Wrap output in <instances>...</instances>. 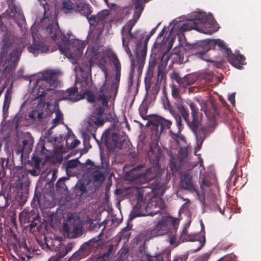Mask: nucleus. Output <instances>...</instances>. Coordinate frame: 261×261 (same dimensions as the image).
<instances>
[{"mask_svg": "<svg viewBox=\"0 0 261 261\" xmlns=\"http://www.w3.org/2000/svg\"><path fill=\"white\" fill-rule=\"evenodd\" d=\"M200 119L198 115H195L194 117H192V120L190 123H189V126L193 131H196L200 125Z\"/></svg>", "mask_w": 261, "mask_h": 261, "instance_id": "obj_37", "label": "nucleus"}, {"mask_svg": "<svg viewBox=\"0 0 261 261\" xmlns=\"http://www.w3.org/2000/svg\"><path fill=\"white\" fill-rule=\"evenodd\" d=\"M172 95L173 97L175 98H177L179 97L178 90L176 88H172Z\"/></svg>", "mask_w": 261, "mask_h": 261, "instance_id": "obj_47", "label": "nucleus"}, {"mask_svg": "<svg viewBox=\"0 0 261 261\" xmlns=\"http://www.w3.org/2000/svg\"><path fill=\"white\" fill-rule=\"evenodd\" d=\"M127 39L122 38V45L124 48V50L127 53V54L129 56L130 60H131V65H135L134 60H133V55L132 54L131 51L128 47V44L131 42V41H128V40L126 41Z\"/></svg>", "mask_w": 261, "mask_h": 261, "instance_id": "obj_32", "label": "nucleus"}, {"mask_svg": "<svg viewBox=\"0 0 261 261\" xmlns=\"http://www.w3.org/2000/svg\"><path fill=\"white\" fill-rule=\"evenodd\" d=\"M41 106H38L37 108L33 110L31 114L29 115V117L33 118L34 119H40L42 118L43 114V110H39Z\"/></svg>", "mask_w": 261, "mask_h": 261, "instance_id": "obj_35", "label": "nucleus"}, {"mask_svg": "<svg viewBox=\"0 0 261 261\" xmlns=\"http://www.w3.org/2000/svg\"><path fill=\"white\" fill-rule=\"evenodd\" d=\"M55 118L52 121V125L50 129H53L59 124L63 122V115L60 110H56L55 112Z\"/></svg>", "mask_w": 261, "mask_h": 261, "instance_id": "obj_26", "label": "nucleus"}, {"mask_svg": "<svg viewBox=\"0 0 261 261\" xmlns=\"http://www.w3.org/2000/svg\"><path fill=\"white\" fill-rule=\"evenodd\" d=\"M200 186L202 188L203 187V186H204V185H206L207 186V182H206V181L205 180V179H202L200 182Z\"/></svg>", "mask_w": 261, "mask_h": 261, "instance_id": "obj_55", "label": "nucleus"}, {"mask_svg": "<svg viewBox=\"0 0 261 261\" xmlns=\"http://www.w3.org/2000/svg\"><path fill=\"white\" fill-rule=\"evenodd\" d=\"M95 123L96 124V125H101L103 123V121L100 120V119H98L97 121H96Z\"/></svg>", "mask_w": 261, "mask_h": 261, "instance_id": "obj_59", "label": "nucleus"}, {"mask_svg": "<svg viewBox=\"0 0 261 261\" xmlns=\"http://www.w3.org/2000/svg\"><path fill=\"white\" fill-rule=\"evenodd\" d=\"M208 129L207 128H203L199 130H197V132H195L197 144L199 147L201 145L203 140H204L206 137V132Z\"/></svg>", "mask_w": 261, "mask_h": 261, "instance_id": "obj_29", "label": "nucleus"}, {"mask_svg": "<svg viewBox=\"0 0 261 261\" xmlns=\"http://www.w3.org/2000/svg\"><path fill=\"white\" fill-rule=\"evenodd\" d=\"M9 205L8 197L4 194H0V208H5Z\"/></svg>", "mask_w": 261, "mask_h": 261, "instance_id": "obj_41", "label": "nucleus"}, {"mask_svg": "<svg viewBox=\"0 0 261 261\" xmlns=\"http://www.w3.org/2000/svg\"><path fill=\"white\" fill-rule=\"evenodd\" d=\"M61 245H60V247H59V249H58L57 251L59 254V257H60V252H65V249H63L61 248Z\"/></svg>", "mask_w": 261, "mask_h": 261, "instance_id": "obj_58", "label": "nucleus"}, {"mask_svg": "<svg viewBox=\"0 0 261 261\" xmlns=\"http://www.w3.org/2000/svg\"><path fill=\"white\" fill-rule=\"evenodd\" d=\"M4 59V55L3 54H0V65H2V64L3 62Z\"/></svg>", "mask_w": 261, "mask_h": 261, "instance_id": "obj_57", "label": "nucleus"}, {"mask_svg": "<svg viewBox=\"0 0 261 261\" xmlns=\"http://www.w3.org/2000/svg\"><path fill=\"white\" fill-rule=\"evenodd\" d=\"M178 39L179 47H175L170 55L164 53L161 57L160 59L161 62L159 65H167L169 62V65H173L175 64H180L185 63L184 62L183 54L180 50H178L179 48L185 47L184 43L181 42L180 37Z\"/></svg>", "mask_w": 261, "mask_h": 261, "instance_id": "obj_10", "label": "nucleus"}, {"mask_svg": "<svg viewBox=\"0 0 261 261\" xmlns=\"http://www.w3.org/2000/svg\"><path fill=\"white\" fill-rule=\"evenodd\" d=\"M92 176L94 181H102L105 179V169L102 166H96L91 163Z\"/></svg>", "mask_w": 261, "mask_h": 261, "instance_id": "obj_21", "label": "nucleus"}, {"mask_svg": "<svg viewBox=\"0 0 261 261\" xmlns=\"http://www.w3.org/2000/svg\"><path fill=\"white\" fill-rule=\"evenodd\" d=\"M199 20L204 23L206 21V19L203 18H200L199 16L198 18H196L195 20H191L187 22H185L182 24L181 26L180 27V32L181 33H183L184 32L190 31L193 29H195L197 25V23L196 21Z\"/></svg>", "mask_w": 261, "mask_h": 261, "instance_id": "obj_23", "label": "nucleus"}, {"mask_svg": "<svg viewBox=\"0 0 261 261\" xmlns=\"http://www.w3.org/2000/svg\"><path fill=\"white\" fill-rule=\"evenodd\" d=\"M12 97V90L9 88L7 90L5 94V99L3 105V112H7L8 110Z\"/></svg>", "mask_w": 261, "mask_h": 261, "instance_id": "obj_28", "label": "nucleus"}, {"mask_svg": "<svg viewBox=\"0 0 261 261\" xmlns=\"http://www.w3.org/2000/svg\"><path fill=\"white\" fill-rule=\"evenodd\" d=\"M157 168V167H151L148 168L145 173L137 175L135 178L140 179L142 182H148L156 176Z\"/></svg>", "mask_w": 261, "mask_h": 261, "instance_id": "obj_19", "label": "nucleus"}, {"mask_svg": "<svg viewBox=\"0 0 261 261\" xmlns=\"http://www.w3.org/2000/svg\"><path fill=\"white\" fill-rule=\"evenodd\" d=\"M142 69H143V66H132V67L130 71V74H129V84L130 85H132V84H133V77L136 71H137L138 72V75H140L142 73Z\"/></svg>", "mask_w": 261, "mask_h": 261, "instance_id": "obj_34", "label": "nucleus"}, {"mask_svg": "<svg viewBox=\"0 0 261 261\" xmlns=\"http://www.w3.org/2000/svg\"><path fill=\"white\" fill-rule=\"evenodd\" d=\"M189 105L192 111V117H194L195 115H198V109L196 108V105L192 102H189Z\"/></svg>", "mask_w": 261, "mask_h": 261, "instance_id": "obj_43", "label": "nucleus"}, {"mask_svg": "<svg viewBox=\"0 0 261 261\" xmlns=\"http://www.w3.org/2000/svg\"><path fill=\"white\" fill-rule=\"evenodd\" d=\"M60 51L69 58H79L83 54L86 42L77 39L69 40L65 34L61 35V41L58 43Z\"/></svg>", "mask_w": 261, "mask_h": 261, "instance_id": "obj_3", "label": "nucleus"}, {"mask_svg": "<svg viewBox=\"0 0 261 261\" xmlns=\"http://www.w3.org/2000/svg\"><path fill=\"white\" fill-rule=\"evenodd\" d=\"M76 12H79L81 13L83 15L86 17L88 20V18H90L89 16L91 14L92 12L91 6L88 4H83L81 2H79L76 5Z\"/></svg>", "mask_w": 261, "mask_h": 261, "instance_id": "obj_25", "label": "nucleus"}, {"mask_svg": "<svg viewBox=\"0 0 261 261\" xmlns=\"http://www.w3.org/2000/svg\"><path fill=\"white\" fill-rule=\"evenodd\" d=\"M107 57L113 65H120V62L117 55L112 51H108Z\"/></svg>", "mask_w": 261, "mask_h": 261, "instance_id": "obj_33", "label": "nucleus"}, {"mask_svg": "<svg viewBox=\"0 0 261 261\" xmlns=\"http://www.w3.org/2000/svg\"><path fill=\"white\" fill-rule=\"evenodd\" d=\"M197 244H198V247L194 250L195 252H197L201 249V248L203 246L205 243V238H204L202 240L198 241Z\"/></svg>", "mask_w": 261, "mask_h": 261, "instance_id": "obj_45", "label": "nucleus"}, {"mask_svg": "<svg viewBox=\"0 0 261 261\" xmlns=\"http://www.w3.org/2000/svg\"><path fill=\"white\" fill-rule=\"evenodd\" d=\"M162 215L161 218L158 221L154 226L153 233L156 236H162L171 230L169 242L171 245L176 246L178 243L176 241L175 232L178 220L166 214H162Z\"/></svg>", "mask_w": 261, "mask_h": 261, "instance_id": "obj_4", "label": "nucleus"}, {"mask_svg": "<svg viewBox=\"0 0 261 261\" xmlns=\"http://www.w3.org/2000/svg\"><path fill=\"white\" fill-rule=\"evenodd\" d=\"M158 25L152 29L150 32L149 34L147 35L146 37L142 40V47L140 49V56H139V52L137 54L136 53V59L137 62V65H143L145 64V59L147 53V44L149 40L150 37L153 35L156 32V29Z\"/></svg>", "mask_w": 261, "mask_h": 261, "instance_id": "obj_14", "label": "nucleus"}, {"mask_svg": "<svg viewBox=\"0 0 261 261\" xmlns=\"http://www.w3.org/2000/svg\"><path fill=\"white\" fill-rule=\"evenodd\" d=\"M113 140L114 142L115 145L116 147H117L118 145V139H117V135L116 133H114L112 136Z\"/></svg>", "mask_w": 261, "mask_h": 261, "instance_id": "obj_50", "label": "nucleus"}, {"mask_svg": "<svg viewBox=\"0 0 261 261\" xmlns=\"http://www.w3.org/2000/svg\"><path fill=\"white\" fill-rule=\"evenodd\" d=\"M66 145L71 148L76 147L80 143V141L75 139L73 134L69 135L66 140Z\"/></svg>", "mask_w": 261, "mask_h": 261, "instance_id": "obj_31", "label": "nucleus"}, {"mask_svg": "<svg viewBox=\"0 0 261 261\" xmlns=\"http://www.w3.org/2000/svg\"><path fill=\"white\" fill-rule=\"evenodd\" d=\"M196 100H197L198 103L201 106V109L204 110V108H205V105H206L205 101L201 98H197Z\"/></svg>", "mask_w": 261, "mask_h": 261, "instance_id": "obj_46", "label": "nucleus"}, {"mask_svg": "<svg viewBox=\"0 0 261 261\" xmlns=\"http://www.w3.org/2000/svg\"><path fill=\"white\" fill-rule=\"evenodd\" d=\"M159 46H161V45L158 43H155L153 45V47L152 49V51H153L154 50V51H155L156 49L159 47Z\"/></svg>", "mask_w": 261, "mask_h": 261, "instance_id": "obj_56", "label": "nucleus"}, {"mask_svg": "<svg viewBox=\"0 0 261 261\" xmlns=\"http://www.w3.org/2000/svg\"><path fill=\"white\" fill-rule=\"evenodd\" d=\"M181 114L182 117L184 118V119H185V120L187 122V120H188V119L189 117V114L188 113L187 111L184 113H181Z\"/></svg>", "mask_w": 261, "mask_h": 261, "instance_id": "obj_52", "label": "nucleus"}, {"mask_svg": "<svg viewBox=\"0 0 261 261\" xmlns=\"http://www.w3.org/2000/svg\"><path fill=\"white\" fill-rule=\"evenodd\" d=\"M228 99L230 103L233 105H235V93L231 94L228 96Z\"/></svg>", "mask_w": 261, "mask_h": 261, "instance_id": "obj_48", "label": "nucleus"}, {"mask_svg": "<svg viewBox=\"0 0 261 261\" xmlns=\"http://www.w3.org/2000/svg\"><path fill=\"white\" fill-rule=\"evenodd\" d=\"M28 51L32 53L35 56L39 54L46 53L48 50V46L44 42L33 40L32 44L28 47Z\"/></svg>", "mask_w": 261, "mask_h": 261, "instance_id": "obj_17", "label": "nucleus"}, {"mask_svg": "<svg viewBox=\"0 0 261 261\" xmlns=\"http://www.w3.org/2000/svg\"><path fill=\"white\" fill-rule=\"evenodd\" d=\"M158 59L156 57H155L153 59V63L152 64L151 63V62H149V66H151V65H155V64H158Z\"/></svg>", "mask_w": 261, "mask_h": 261, "instance_id": "obj_54", "label": "nucleus"}, {"mask_svg": "<svg viewBox=\"0 0 261 261\" xmlns=\"http://www.w3.org/2000/svg\"><path fill=\"white\" fill-rule=\"evenodd\" d=\"M62 181V178H60V179L58 180V181H57V185H58L60 182H61Z\"/></svg>", "mask_w": 261, "mask_h": 261, "instance_id": "obj_64", "label": "nucleus"}, {"mask_svg": "<svg viewBox=\"0 0 261 261\" xmlns=\"http://www.w3.org/2000/svg\"><path fill=\"white\" fill-rule=\"evenodd\" d=\"M150 84L149 82L145 81L146 97L148 98L150 96Z\"/></svg>", "mask_w": 261, "mask_h": 261, "instance_id": "obj_44", "label": "nucleus"}, {"mask_svg": "<svg viewBox=\"0 0 261 261\" xmlns=\"http://www.w3.org/2000/svg\"><path fill=\"white\" fill-rule=\"evenodd\" d=\"M50 16L51 18H53V22L48 25L46 29V32L55 42L57 41V36L60 37L61 40L60 41H61V35L64 34L59 29L58 23L57 22V18L56 16H55V12L51 11V12H49V17L48 18H49Z\"/></svg>", "mask_w": 261, "mask_h": 261, "instance_id": "obj_13", "label": "nucleus"}, {"mask_svg": "<svg viewBox=\"0 0 261 261\" xmlns=\"http://www.w3.org/2000/svg\"><path fill=\"white\" fill-rule=\"evenodd\" d=\"M150 123L152 125L151 129L152 132H155L156 138H159L161 132L164 128H170L172 124V122L170 120L159 116L152 118L150 121Z\"/></svg>", "mask_w": 261, "mask_h": 261, "instance_id": "obj_12", "label": "nucleus"}, {"mask_svg": "<svg viewBox=\"0 0 261 261\" xmlns=\"http://www.w3.org/2000/svg\"><path fill=\"white\" fill-rule=\"evenodd\" d=\"M178 109L180 113H184L186 111L185 108L181 105L178 106Z\"/></svg>", "mask_w": 261, "mask_h": 261, "instance_id": "obj_53", "label": "nucleus"}, {"mask_svg": "<svg viewBox=\"0 0 261 261\" xmlns=\"http://www.w3.org/2000/svg\"><path fill=\"white\" fill-rule=\"evenodd\" d=\"M79 164L77 159L71 160L64 164L67 172H71V169L76 167Z\"/></svg>", "mask_w": 261, "mask_h": 261, "instance_id": "obj_36", "label": "nucleus"}, {"mask_svg": "<svg viewBox=\"0 0 261 261\" xmlns=\"http://www.w3.org/2000/svg\"><path fill=\"white\" fill-rule=\"evenodd\" d=\"M137 20L136 17L133 16V19L129 20L122 28L121 34L122 38L127 39L128 41H134L137 54H138V52H140V49L142 47V40L144 38V35L140 31H136L133 33L132 32V30Z\"/></svg>", "mask_w": 261, "mask_h": 261, "instance_id": "obj_7", "label": "nucleus"}, {"mask_svg": "<svg viewBox=\"0 0 261 261\" xmlns=\"http://www.w3.org/2000/svg\"><path fill=\"white\" fill-rule=\"evenodd\" d=\"M225 57L231 65H245L247 64L245 56L238 51L232 53L231 49H226Z\"/></svg>", "mask_w": 261, "mask_h": 261, "instance_id": "obj_15", "label": "nucleus"}, {"mask_svg": "<svg viewBox=\"0 0 261 261\" xmlns=\"http://www.w3.org/2000/svg\"><path fill=\"white\" fill-rule=\"evenodd\" d=\"M20 55L21 52L20 50L17 48H15L10 53L3 65H16Z\"/></svg>", "mask_w": 261, "mask_h": 261, "instance_id": "obj_22", "label": "nucleus"}, {"mask_svg": "<svg viewBox=\"0 0 261 261\" xmlns=\"http://www.w3.org/2000/svg\"><path fill=\"white\" fill-rule=\"evenodd\" d=\"M180 187L185 190L197 192L195 186L192 181V177L188 172H185L181 174Z\"/></svg>", "mask_w": 261, "mask_h": 261, "instance_id": "obj_18", "label": "nucleus"}, {"mask_svg": "<svg viewBox=\"0 0 261 261\" xmlns=\"http://www.w3.org/2000/svg\"><path fill=\"white\" fill-rule=\"evenodd\" d=\"M102 69L105 73V76L106 78H107L108 75V72L106 71L105 68H102Z\"/></svg>", "mask_w": 261, "mask_h": 261, "instance_id": "obj_62", "label": "nucleus"}, {"mask_svg": "<svg viewBox=\"0 0 261 261\" xmlns=\"http://www.w3.org/2000/svg\"><path fill=\"white\" fill-rule=\"evenodd\" d=\"M40 1L41 5L44 9L43 19H47L49 17V13L50 12L49 5L47 4L45 0H38Z\"/></svg>", "mask_w": 261, "mask_h": 261, "instance_id": "obj_38", "label": "nucleus"}, {"mask_svg": "<svg viewBox=\"0 0 261 261\" xmlns=\"http://www.w3.org/2000/svg\"><path fill=\"white\" fill-rule=\"evenodd\" d=\"M73 246L72 244H69L67 246L61 245V248L65 249V252H60V257L65 256L72 249Z\"/></svg>", "mask_w": 261, "mask_h": 261, "instance_id": "obj_42", "label": "nucleus"}, {"mask_svg": "<svg viewBox=\"0 0 261 261\" xmlns=\"http://www.w3.org/2000/svg\"><path fill=\"white\" fill-rule=\"evenodd\" d=\"M96 99H97L98 100V97H95L93 95H89L88 96V98H87L88 101L90 102H93L95 101L96 100Z\"/></svg>", "mask_w": 261, "mask_h": 261, "instance_id": "obj_49", "label": "nucleus"}, {"mask_svg": "<svg viewBox=\"0 0 261 261\" xmlns=\"http://www.w3.org/2000/svg\"><path fill=\"white\" fill-rule=\"evenodd\" d=\"M79 2L73 3L70 1H63L62 8L65 10L66 12H68V11L71 10L76 12V9H77L76 5Z\"/></svg>", "mask_w": 261, "mask_h": 261, "instance_id": "obj_30", "label": "nucleus"}, {"mask_svg": "<svg viewBox=\"0 0 261 261\" xmlns=\"http://www.w3.org/2000/svg\"><path fill=\"white\" fill-rule=\"evenodd\" d=\"M98 50L99 46L97 44L87 48L85 56L89 65H105L107 57Z\"/></svg>", "mask_w": 261, "mask_h": 261, "instance_id": "obj_11", "label": "nucleus"}, {"mask_svg": "<svg viewBox=\"0 0 261 261\" xmlns=\"http://www.w3.org/2000/svg\"><path fill=\"white\" fill-rule=\"evenodd\" d=\"M56 74L57 73L55 72H45L36 80V85L33 91H38L37 93L38 97L44 96L46 91L51 90L57 86L58 82L55 77Z\"/></svg>", "mask_w": 261, "mask_h": 261, "instance_id": "obj_5", "label": "nucleus"}, {"mask_svg": "<svg viewBox=\"0 0 261 261\" xmlns=\"http://www.w3.org/2000/svg\"><path fill=\"white\" fill-rule=\"evenodd\" d=\"M23 146L24 149L31 150L32 149L33 139L31 137H29L27 139L23 141Z\"/></svg>", "mask_w": 261, "mask_h": 261, "instance_id": "obj_40", "label": "nucleus"}, {"mask_svg": "<svg viewBox=\"0 0 261 261\" xmlns=\"http://www.w3.org/2000/svg\"><path fill=\"white\" fill-rule=\"evenodd\" d=\"M123 10L120 7L112 4L110 10L105 9L100 11L96 15H92L88 18V22L90 26L97 27L100 31H102L105 25L106 19L109 15L115 14L117 16H121Z\"/></svg>", "mask_w": 261, "mask_h": 261, "instance_id": "obj_6", "label": "nucleus"}, {"mask_svg": "<svg viewBox=\"0 0 261 261\" xmlns=\"http://www.w3.org/2000/svg\"><path fill=\"white\" fill-rule=\"evenodd\" d=\"M216 45L220 47L221 50L225 56L226 55V49H230L226 46L225 43L223 41L219 39L214 40L208 39L200 41V45L203 47L204 49L206 50V51H208L212 49H214Z\"/></svg>", "mask_w": 261, "mask_h": 261, "instance_id": "obj_16", "label": "nucleus"}, {"mask_svg": "<svg viewBox=\"0 0 261 261\" xmlns=\"http://www.w3.org/2000/svg\"><path fill=\"white\" fill-rule=\"evenodd\" d=\"M172 40L169 42V46H168V48L167 49V50H170L172 46V44H171Z\"/></svg>", "mask_w": 261, "mask_h": 261, "instance_id": "obj_63", "label": "nucleus"}, {"mask_svg": "<svg viewBox=\"0 0 261 261\" xmlns=\"http://www.w3.org/2000/svg\"><path fill=\"white\" fill-rule=\"evenodd\" d=\"M81 228L82 224L78 214H68L63 227L64 234L69 238H74L81 233Z\"/></svg>", "mask_w": 261, "mask_h": 261, "instance_id": "obj_8", "label": "nucleus"}, {"mask_svg": "<svg viewBox=\"0 0 261 261\" xmlns=\"http://www.w3.org/2000/svg\"><path fill=\"white\" fill-rule=\"evenodd\" d=\"M74 70L76 72V76L78 79L80 77L83 79L81 83H76V87L69 88L66 91L60 92L62 96V99H68L75 102L84 98L82 95H79L77 93V88L79 85L81 87H87L90 84L89 75L91 72V66H75Z\"/></svg>", "mask_w": 261, "mask_h": 261, "instance_id": "obj_2", "label": "nucleus"}, {"mask_svg": "<svg viewBox=\"0 0 261 261\" xmlns=\"http://www.w3.org/2000/svg\"><path fill=\"white\" fill-rule=\"evenodd\" d=\"M104 110H105V109H102V108H100L99 109V111L98 112V113H99V115H102L103 113Z\"/></svg>", "mask_w": 261, "mask_h": 261, "instance_id": "obj_60", "label": "nucleus"}, {"mask_svg": "<svg viewBox=\"0 0 261 261\" xmlns=\"http://www.w3.org/2000/svg\"><path fill=\"white\" fill-rule=\"evenodd\" d=\"M198 46L201 47L202 48V50L201 51L196 53V56H197L198 58L205 61L213 62V61L210 59L207 56L206 52H207L208 51H206V50L204 49V48L203 47L200 45V42L194 45L192 47H189V48H192L193 47H198Z\"/></svg>", "mask_w": 261, "mask_h": 261, "instance_id": "obj_27", "label": "nucleus"}, {"mask_svg": "<svg viewBox=\"0 0 261 261\" xmlns=\"http://www.w3.org/2000/svg\"><path fill=\"white\" fill-rule=\"evenodd\" d=\"M199 159V163L200 164L199 168H200V176H201V174L202 173V170L204 169V167L202 166V160L201 159H200V157H198Z\"/></svg>", "mask_w": 261, "mask_h": 261, "instance_id": "obj_51", "label": "nucleus"}, {"mask_svg": "<svg viewBox=\"0 0 261 261\" xmlns=\"http://www.w3.org/2000/svg\"><path fill=\"white\" fill-rule=\"evenodd\" d=\"M164 206L163 200L158 197H152L147 202L139 198L129 215V219L132 220L137 217L153 216L159 213Z\"/></svg>", "mask_w": 261, "mask_h": 261, "instance_id": "obj_1", "label": "nucleus"}, {"mask_svg": "<svg viewBox=\"0 0 261 261\" xmlns=\"http://www.w3.org/2000/svg\"><path fill=\"white\" fill-rule=\"evenodd\" d=\"M164 31H165V28H163V30H162V31L160 33L159 36V37L162 36L164 34Z\"/></svg>", "mask_w": 261, "mask_h": 261, "instance_id": "obj_61", "label": "nucleus"}, {"mask_svg": "<svg viewBox=\"0 0 261 261\" xmlns=\"http://www.w3.org/2000/svg\"><path fill=\"white\" fill-rule=\"evenodd\" d=\"M163 102L164 108L166 110H168L169 112L173 115V116L175 119L177 126L178 127V129H179L180 127L181 126V117L178 114H176L173 108L170 105L169 100L167 98L163 100Z\"/></svg>", "mask_w": 261, "mask_h": 261, "instance_id": "obj_24", "label": "nucleus"}, {"mask_svg": "<svg viewBox=\"0 0 261 261\" xmlns=\"http://www.w3.org/2000/svg\"><path fill=\"white\" fill-rule=\"evenodd\" d=\"M1 32L2 34V44L5 48H9L13 43V35L12 32L9 31L6 28H3Z\"/></svg>", "mask_w": 261, "mask_h": 261, "instance_id": "obj_20", "label": "nucleus"}, {"mask_svg": "<svg viewBox=\"0 0 261 261\" xmlns=\"http://www.w3.org/2000/svg\"><path fill=\"white\" fill-rule=\"evenodd\" d=\"M171 138L173 140L174 143L176 145H178L180 143L181 141H183V142L185 141L184 136L181 134L179 133V131L177 133L175 134V133H173L171 130Z\"/></svg>", "mask_w": 261, "mask_h": 261, "instance_id": "obj_39", "label": "nucleus"}, {"mask_svg": "<svg viewBox=\"0 0 261 261\" xmlns=\"http://www.w3.org/2000/svg\"><path fill=\"white\" fill-rule=\"evenodd\" d=\"M120 77V66H116L115 71V77L114 79L113 84L111 88L109 87L107 81H106L103 85L100 87L97 92L98 100L101 101L102 106H107L108 104V98L110 96V93L112 91L117 90L119 84Z\"/></svg>", "mask_w": 261, "mask_h": 261, "instance_id": "obj_9", "label": "nucleus"}]
</instances>
